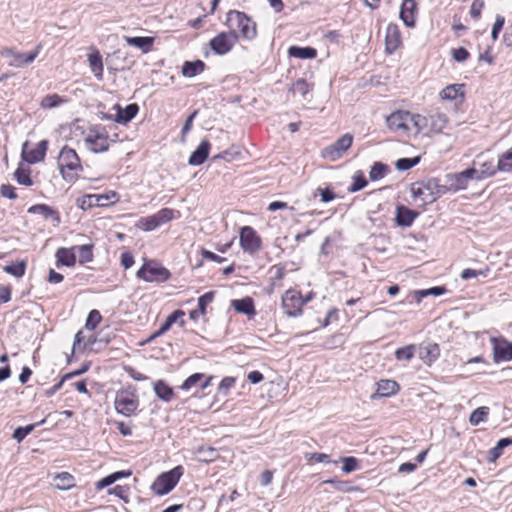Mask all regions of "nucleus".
<instances>
[{"instance_id": "f257e3e1", "label": "nucleus", "mask_w": 512, "mask_h": 512, "mask_svg": "<svg viewBox=\"0 0 512 512\" xmlns=\"http://www.w3.org/2000/svg\"><path fill=\"white\" fill-rule=\"evenodd\" d=\"M58 168L62 178L70 183L75 182L78 178V172L83 170L78 154L68 146H64L59 153Z\"/></svg>"}, {"instance_id": "f03ea898", "label": "nucleus", "mask_w": 512, "mask_h": 512, "mask_svg": "<svg viewBox=\"0 0 512 512\" xmlns=\"http://www.w3.org/2000/svg\"><path fill=\"white\" fill-rule=\"evenodd\" d=\"M225 24L230 30H239L240 37L251 41L257 36V25L246 13L238 10H230L227 13Z\"/></svg>"}, {"instance_id": "7ed1b4c3", "label": "nucleus", "mask_w": 512, "mask_h": 512, "mask_svg": "<svg viewBox=\"0 0 512 512\" xmlns=\"http://www.w3.org/2000/svg\"><path fill=\"white\" fill-rule=\"evenodd\" d=\"M184 473L181 465L160 474L153 482L151 489L157 495H165L169 493L179 482Z\"/></svg>"}, {"instance_id": "20e7f679", "label": "nucleus", "mask_w": 512, "mask_h": 512, "mask_svg": "<svg viewBox=\"0 0 512 512\" xmlns=\"http://www.w3.org/2000/svg\"><path fill=\"white\" fill-rule=\"evenodd\" d=\"M436 178H430L424 181H418L411 185L410 192L415 201H420L422 205L435 202L434 189Z\"/></svg>"}, {"instance_id": "39448f33", "label": "nucleus", "mask_w": 512, "mask_h": 512, "mask_svg": "<svg viewBox=\"0 0 512 512\" xmlns=\"http://www.w3.org/2000/svg\"><path fill=\"white\" fill-rule=\"evenodd\" d=\"M239 34L235 29L228 32H221L210 40V47L217 55H225L232 50L238 42Z\"/></svg>"}, {"instance_id": "423d86ee", "label": "nucleus", "mask_w": 512, "mask_h": 512, "mask_svg": "<svg viewBox=\"0 0 512 512\" xmlns=\"http://www.w3.org/2000/svg\"><path fill=\"white\" fill-rule=\"evenodd\" d=\"M137 277L143 279L146 282H165L171 274L168 269L155 263H145L137 272Z\"/></svg>"}, {"instance_id": "0eeeda50", "label": "nucleus", "mask_w": 512, "mask_h": 512, "mask_svg": "<svg viewBox=\"0 0 512 512\" xmlns=\"http://www.w3.org/2000/svg\"><path fill=\"white\" fill-rule=\"evenodd\" d=\"M353 143V136L349 133L342 135L333 144L325 147L321 151V156L329 161H336L340 159L345 152L351 147Z\"/></svg>"}, {"instance_id": "6e6552de", "label": "nucleus", "mask_w": 512, "mask_h": 512, "mask_svg": "<svg viewBox=\"0 0 512 512\" xmlns=\"http://www.w3.org/2000/svg\"><path fill=\"white\" fill-rule=\"evenodd\" d=\"M114 405L118 413L129 417L137 410L139 402L133 393L121 390L116 394Z\"/></svg>"}, {"instance_id": "1a4fd4ad", "label": "nucleus", "mask_w": 512, "mask_h": 512, "mask_svg": "<svg viewBox=\"0 0 512 512\" xmlns=\"http://www.w3.org/2000/svg\"><path fill=\"white\" fill-rule=\"evenodd\" d=\"M305 302L299 292L288 290L282 297V308L288 317H296L302 313Z\"/></svg>"}, {"instance_id": "9d476101", "label": "nucleus", "mask_w": 512, "mask_h": 512, "mask_svg": "<svg viewBox=\"0 0 512 512\" xmlns=\"http://www.w3.org/2000/svg\"><path fill=\"white\" fill-rule=\"evenodd\" d=\"M261 238L251 226L240 229V246L244 252L254 254L261 248Z\"/></svg>"}, {"instance_id": "9b49d317", "label": "nucleus", "mask_w": 512, "mask_h": 512, "mask_svg": "<svg viewBox=\"0 0 512 512\" xmlns=\"http://www.w3.org/2000/svg\"><path fill=\"white\" fill-rule=\"evenodd\" d=\"M27 148L28 142H25L22 146V159L29 164H36L44 160L48 148V141L41 140L35 148L30 150Z\"/></svg>"}, {"instance_id": "f8f14e48", "label": "nucleus", "mask_w": 512, "mask_h": 512, "mask_svg": "<svg viewBox=\"0 0 512 512\" xmlns=\"http://www.w3.org/2000/svg\"><path fill=\"white\" fill-rule=\"evenodd\" d=\"M410 112L409 111H396L387 117L386 122L388 127L393 131H409L410 130Z\"/></svg>"}, {"instance_id": "ddd939ff", "label": "nucleus", "mask_w": 512, "mask_h": 512, "mask_svg": "<svg viewBox=\"0 0 512 512\" xmlns=\"http://www.w3.org/2000/svg\"><path fill=\"white\" fill-rule=\"evenodd\" d=\"M493 343V358L496 363L512 360V342L494 338Z\"/></svg>"}, {"instance_id": "4468645a", "label": "nucleus", "mask_w": 512, "mask_h": 512, "mask_svg": "<svg viewBox=\"0 0 512 512\" xmlns=\"http://www.w3.org/2000/svg\"><path fill=\"white\" fill-rule=\"evenodd\" d=\"M401 33L397 24L389 23L386 28L385 48L388 54L394 53L401 45Z\"/></svg>"}, {"instance_id": "2eb2a0df", "label": "nucleus", "mask_w": 512, "mask_h": 512, "mask_svg": "<svg viewBox=\"0 0 512 512\" xmlns=\"http://www.w3.org/2000/svg\"><path fill=\"white\" fill-rule=\"evenodd\" d=\"M417 4L415 0H403L399 17L407 27L415 26V12Z\"/></svg>"}, {"instance_id": "dca6fc26", "label": "nucleus", "mask_w": 512, "mask_h": 512, "mask_svg": "<svg viewBox=\"0 0 512 512\" xmlns=\"http://www.w3.org/2000/svg\"><path fill=\"white\" fill-rule=\"evenodd\" d=\"M114 109L117 111L114 120L120 124H127L139 112V106L136 103L128 104L125 108H122L119 104H115Z\"/></svg>"}, {"instance_id": "f3484780", "label": "nucleus", "mask_w": 512, "mask_h": 512, "mask_svg": "<svg viewBox=\"0 0 512 512\" xmlns=\"http://www.w3.org/2000/svg\"><path fill=\"white\" fill-rule=\"evenodd\" d=\"M85 142L89 149L95 153L105 152L109 149L108 135L106 133H96L86 137Z\"/></svg>"}, {"instance_id": "a211bd4d", "label": "nucleus", "mask_w": 512, "mask_h": 512, "mask_svg": "<svg viewBox=\"0 0 512 512\" xmlns=\"http://www.w3.org/2000/svg\"><path fill=\"white\" fill-rule=\"evenodd\" d=\"M418 215V212L409 209L404 205H399L396 207L395 221L400 227H409L412 225Z\"/></svg>"}, {"instance_id": "6ab92c4d", "label": "nucleus", "mask_w": 512, "mask_h": 512, "mask_svg": "<svg viewBox=\"0 0 512 512\" xmlns=\"http://www.w3.org/2000/svg\"><path fill=\"white\" fill-rule=\"evenodd\" d=\"M210 151V143L204 139L200 142L199 146L192 152L189 157L188 163L192 166H199L208 158Z\"/></svg>"}, {"instance_id": "aec40b11", "label": "nucleus", "mask_w": 512, "mask_h": 512, "mask_svg": "<svg viewBox=\"0 0 512 512\" xmlns=\"http://www.w3.org/2000/svg\"><path fill=\"white\" fill-rule=\"evenodd\" d=\"M440 355V347L436 343L421 345L419 348V357L425 364L431 365Z\"/></svg>"}, {"instance_id": "412c9836", "label": "nucleus", "mask_w": 512, "mask_h": 512, "mask_svg": "<svg viewBox=\"0 0 512 512\" xmlns=\"http://www.w3.org/2000/svg\"><path fill=\"white\" fill-rule=\"evenodd\" d=\"M76 247L72 248H58L56 251V259H57V267H60V265L72 267L76 263V254H75Z\"/></svg>"}, {"instance_id": "4be33fe9", "label": "nucleus", "mask_w": 512, "mask_h": 512, "mask_svg": "<svg viewBox=\"0 0 512 512\" xmlns=\"http://www.w3.org/2000/svg\"><path fill=\"white\" fill-rule=\"evenodd\" d=\"M231 306L239 313L247 315L249 318L256 315L254 301L251 297L235 299L231 301Z\"/></svg>"}, {"instance_id": "5701e85b", "label": "nucleus", "mask_w": 512, "mask_h": 512, "mask_svg": "<svg viewBox=\"0 0 512 512\" xmlns=\"http://www.w3.org/2000/svg\"><path fill=\"white\" fill-rule=\"evenodd\" d=\"M29 214H40L44 219H52L57 224L60 223L61 217L57 210L51 208L46 204H36L28 209Z\"/></svg>"}, {"instance_id": "b1692460", "label": "nucleus", "mask_w": 512, "mask_h": 512, "mask_svg": "<svg viewBox=\"0 0 512 512\" xmlns=\"http://www.w3.org/2000/svg\"><path fill=\"white\" fill-rule=\"evenodd\" d=\"M124 40L129 46L140 49L143 53H148L153 46L154 38L150 36H125Z\"/></svg>"}, {"instance_id": "393cba45", "label": "nucleus", "mask_w": 512, "mask_h": 512, "mask_svg": "<svg viewBox=\"0 0 512 512\" xmlns=\"http://www.w3.org/2000/svg\"><path fill=\"white\" fill-rule=\"evenodd\" d=\"M39 50L40 46L27 54L15 51L11 61L9 62V65L13 67H24L25 65L30 64L38 56Z\"/></svg>"}, {"instance_id": "a878e982", "label": "nucleus", "mask_w": 512, "mask_h": 512, "mask_svg": "<svg viewBox=\"0 0 512 512\" xmlns=\"http://www.w3.org/2000/svg\"><path fill=\"white\" fill-rule=\"evenodd\" d=\"M400 389L399 384L390 379H382L377 383L376 395L379 397H389L396 394Z\"/></svg>"}, {"instance_id": "bb28decb", "label": "nucleus", "mask_w": 512, "mask_h": 512, "mask_svg": "<svg viewBox=\"0 0 512 512\" xmlns=\"http://www.w3.org/2000/svg\"><path fill=\"white\" fill-rule=\"evenodd\" d=\"M428 132L441 133L448 123V118L444 113H435L428 117Z\"/></svg>"}, {"instance_id": "cd10ccee", "label": "nucleus", "mask_w": 512, "mask_h": 512, "mask_svg": "<svg viewBox=\"0 0 512 512\" xmlns=\"http://www.w3.org/2000/svg\"><path fill=\"white\" fill-rule=\"evenodd\" d=\"M88 62H89L91 71L93 72V74L97 78V80H102L103 79V61H102V56L99 53V51L96 50L95 52L90 53L88 55Z\"/></svg>"}, {"instance_id": "c85d7f7f", "label": "nucleus", "mask_w": 512, "mask_h": 512, "mask_svg": "<svg viewBox=\"0 0 512 512\" xmlns=\"http://www.w3.org/2000/svg\"><path fill=\"white\" fill-rule=\"evenodd\" d=\"M153 388L156 396L162 401L169 402L174 397L173 389L163 380L156 381Z\"/></svg>"}, {"instance_id": "c756f323", "label": "nucleus", "mask_w": 512, "mask_h": 512, "mask_svg": "<svg viewBox=\"0 0 512 512\" xmlns=\"http://www.w3.org/2000/svg\"><path fill=\"white\" fill-rule=\"evenodd\" d=\"M205 63L202 60L186 61L182 66V74L184 77L192 78L203 72Z\"/></svg>"}, {"instance_id": "7c9ffc66", "label": "nucleus", "mask_w": 512, "mask_h": 512, "mask_svg": "<svg viewBox=\"0 0 512 512\" xmlns=\"http://www.w3.org/2000/svg\"><path fill=\"white\" fill-rule=\"evenodd\" d=\"M288 54L299 59H313L316 57L317 51L312 47L291 46L288 49Z\"/></svg>"}, {"instance_id": "2f4dec72", "label": "nucleus", "mask_w": 512, "mask_h": 512, "mask_svg": "<svg viewBox=\"0 0 512 512\" xmlns=\"http://www.w3.org/2000/svg\"><path fill=\"white\" fill-rule=\"evenodd\" d=\"M446 292L445 287L435 286L428 289L416 290L413 292V300L420 303L421 300L427 296H441Z\"/></svg>"}, {"instance_id": "473e14b6", "label": "nucleus", "mask_w": 512, "mask_h": 512, "mask_svg": "<svg viewBox=\"0 0 512 512\" xmlns=\"http://www.w3.org/2000/svg\"><path fill=\"white\" fill-rule=\"evenodd\" d=\"M312 90V85L309 84L304 78L297 79L289 89L292 94H299L302 98L306 99L309 92Z\"/></svg>"}, {"instance_id": "72a5a7b5", "label": "nucleus", "mask_w": 512, "mask_h": 512, "mask_svg": "<svg viewBox=\"0 0 512 512\" xmlns=\"http://www.w3.org/2000/svg\"><path fill=\"white\" fill-rule=\"evenodd\" d=\"M409 122L410 128L413 127L415 129V133H420L422 131L428 132V117L410 113Z\"/></svg>"}, {"instance_id": "f704fd0d", "label": "nucleus", "mask_w": 512, "mask_h": 512, "mask_svg": "<svg viewBox=\"0 0 512 512\" xmlns=\"http://www.w3.org/2000/svg\"><path fill=\"white\" fill-rule=\"evenodd\" d=\"M45 419L37 422V423H34V424H29L25 427H17L15 430H14V433H13V438L18 442H22L26 436H28L37 426H40L42 424L45 423Z\"/></svg>"}, {"instance_id": "c9c22d12", "label": "nucleus", "mask_w": 512, "mask_h": 512, "mask_svg": "<svg viewBox=\"0 0 512 512\" xmlns=\"http://www.w3.org/2000/svg\"><path fill=\"white\" fill-rule=\"evenodd\" d=\"M389 172V167L382 162H375L369 172V178L372 181H377L385 177Z\"/></svg>"}, {"instance_id": "e433bc0d", "label": "nucleus", "mask_w": 512, "mask_h": 512, "mask_svg": "<svg viewBox=\"0 0 512 512\" xmlns=\"http://www.w3.org/2000/svg\"><path fill=\"white\" fill-rule=\"evenodd\" d=\"M98 199L95 194H86L77 199V206L84 211L93 207H99Z\"/></svg>"}, {"instance_id": "4c0bfd02", "label": "nucleus", "mask_w": 512, "mask_h": 512, "mask_svg": "<svg viewBox=\"0 0 512 512\" xmlns=\"http://www.w3.org/2000/svg\"><path fill=\"white\" fill-rule=\"evenodd\" d=\"M496 167L501 172L512 170V147L499 157Z\"/></svg>"}, {"instance_id": "58836bf2", "label": "nucleus", "mask_w": 512, "mask_h": 512, "mask_svg": "<svg viewBox=\"0 0 512 512\" xmlns=\"http://www.w3.org/2000/svg\"><path fill=\"white\" fill-rule=\"evenodd\" d=\"M55 480L57 481L56 487L60 490H68L75 485L74 477L68 472L58 474Z\"/></svg>"}, {"instance_id": "ea45409f", "label": "nucleus", "mask_w": 512, "mask_h": 512, "mask_svg": "<svg viewBox=\"0 0 512 512\" xmlns=\"http://www.w3.org/2000/svg\"><path fill=\"white\" fill-rule=\"evenodd\" d=\"M93 248H94V245L92 243L76 247V249L79 252L80 264L88 263L93 260V257H94Z\"/></svg>"}, {"instance_id": "a19ab883", "label": "nucleus", "mask_w": 512, "mask_h": 512, "mask_svg": "<svg viewBox=\"0 0 512 512\" xmlns=\"http://www.w3.org/2000/svg\"><path fill=\"white\" fill-rule=\"evenodd\" d=\"M498 171L497 167L493 164V162H484L481 164L480 169L478 170V175L476 176L477 180H483L488 177H492Z\"/></svg>"}, {"instance_id": "79ce46f5", "label": "nucleus", "mask_w": 512, "mask_h": 512, "mask_svg": "<svg viewBox=\"0 0 512 512\" xmlns=\"http://www.w3.org/2000/svg\"><path fill=\"white\" fill-rule=\"evenodd\" d=\"M14 178L20 185H24V186H32L33 185V180L30 177V170L24 169L21 166H19L16 169V171L14 172Z\"/></svg>"}, {"instance_id": "37998d69", "label": "nucleus", "mask_w": 512, "mask_h": 512, "mask_svg": "<svg viewBox=\"0 0 512 512\" xmlns=\"http://www.w3.org/2000/svg\"><path fill=\"white\" fill-rule=\"evenodd\" d=\"M489 414V408L486 406L478 407L475 409L469 418V421L472 425H479L481 422L485 421Z\"/></svg>"}, {"instance_id": "c03bdc74", "label": "nucleus", "mask_w": 512, "mask_h": 512, "mask_svg": "<svg viewBox=\"0 0 512 512\" xmlns=\"http://www.w3.org/2000/svg\"><path fill=\"white\" fill-rule=\"evenodd\" d=\"M63 102H65V100L58 94H48L41 100V107L51 109L58 107Z\"/></svg>"}, {"instance_id": "a18cd8bd", "label": "nucleus", "mask_w": 512, "mask_h": 512, "mask_svg": "<svg viewBox=\"0 0 512 512\" xmlns=\"http://www.w3.org/2000/svg\"><path fill=\"white\" fill-rule=\"evenodd\" d=\"M137 227L144 231H152L158 228L159 224L157 223V220L153 214L147 217L140 218L137 223Z\"/></svg>"}, {"instance_id": "49530a36", "label": "nucleus", "mask_w": 512, "mask_h": 512, "mask_svg": "<svg viewBox=\"0 0 512 512\" xmlns=\"http://www.w3.org/2000/svg\"><path fill=\"white\" fill-rule=\"evenodd\" d=\"M368 182L366 180V178L364 177L362 171H357L354 175H353V183L352 185L348 188V191L349 192H357L363 188H365L367 186Z\"/></svg>"}, {"instance_id": "de8ad7c7", "label": "nucleus", "mask_w": 512, "mask_h": 512, "mask_svg": "<svg viewBox=\"0 0 512 512\" xmlns=\"http://www.w3.org/2000/svg\"><path fill=\"white\" fill-rule=\"evenodd\" d=\"M463 86L457 84L448 85L440 92V97L445 100H455Z\"/></svg>"}, {"instance_id": "09e8293b", "label": "nucleus", "mask_w": 512, "mask_h": 512, "mask_svg": "<svg viewBox=\"0 0 512 512\" xmlns=\"http://www.w3.org/2000/svg\"><path fill=\"white\" fill-rule=\"evenodd\" d=\"M25 270L26 264L23 261L18 263H12L4 267V271L6 273L11 274L17 278H21L25 274Z\"/></svg>"}, {"instance_id": "8fccbe9b", "label": "nucleus", "mask_w": 512, "mask_h": 512, "mask_svg": "<svg viewBox=\"0 0 512 512\" xmlns=\"http://www.w3.org/2000/svg\"><path fill=\"white\" fill-rule=\"evenodd\" d=\"M420 162V157L416 156L413 158H400L396 161L395 167L400 171H407L412 167L416 166Z\"/></svg>"}, {"instance_id": "3c124183", "label": "nucleus", "mask_w": 512, "mask_h": 512, "mask_svg": "<svg viewBox=\"0 0 512 512\" xmlns=\"http://www.w3.org/2000/svg\"><path fill=\"white\" fill-rule=\"evenodd\" d=\"M450 189L453 192H456L458 190H463L467 188V181L463 177V175L460 173L450 175Z\"/></svg>"}, {"instance_id": "603ef678", "label": "nucleus", "mask_w": 512, "mask_h": 512, "mask_svg": "<svg viewBox=\"0 0 512 512\" xmlns=\"http://www.w3.org/2000/svg\"><path fill=\"white\" fill-rule=\"evenodd\" d=\"M101 320H102V316H101L100 312L96 309H93L89 312V314L87 316L85 328L88 330H94L98 326V324L101 322Z\"/></svg>"}, {"instance_id": "864d4df0", "label": "nucleus", "mask_w": 512, "mask_h": 512, "mask_svg": "<svg viewBox=\"0 0 512 512\" xmlns=\"http://www.w3.org/2000/svg\"><path fill=\"white\" fill-rule=\"evenodd\" d=\"M175 211L170 208H162L154 214L159 226L171 221L174 218Z\"/></svg>"}, {"instance_id": "5fc2aeb1", "label": "nucleus", "mask_w": 512, "mask_h": 512, "mask_svg": "<svg viewBox=\"0 0 512 512\" xmlns=\"http://www.w3.org/2000/svg\"><path fill=\"white\" fill-rule=\"evenodd\" d=\"M214 296H215V292L209 291L198 298V310L201 315L206 314V307L208 304H210L213 301Z\"/></svg>"}, {"instance_id": "6e6d98bb", "label": "nucleus", "mask_w": 512, "mask_h": 512, "mask_svg": "<svg viewBox=\"0 0 512 512\" xmlns=\"http://www.w3.org/2000/svg\"><path fill=\"white\" fill-rule=\"evenodd\" d=\"M414 345H408L402 348H399L395 352V357L397 360H406L410 361L414 357Z\"/></svg>"}, {"instance_id": "4d7b16f0", "label": "nucleus", "mask_w": 512, "mask_h": 512, "mask_svg": "<svg viewBox=\"0 0 512 512\" xmlns=\"http://www.w3.org/2000/svg\"><path fill=\"white\" fill-rule=\"evenodd\" d=\"M341 461L343 462L342 471L344 473H351L358 467V460L355 457H342Z\"/></svg>"}, {"instance_id": "13d9d810", "label": "nucleus", "mask_w": 512, "mask_h": 512, "mask_svg": "<svg viewBox=\"0 0 512 512\" xmlns=\"http://www.w3.org/2000/svg\"><path fill=\"white\" fill-rule=\"evenodd\" d=\"M204 378V374L202 373H194L190 375L180 386L183 390H189L193 386H195L199 381H201Z\"/></svg>"}, {"instance_id": "bf43d9fd", "label": "nucleus", "mask_w": 512, "mask_h": 512, "mask_svg": "<svg viewBox=\"0 0 512 512\" xmlns=\"http://www.w3.org/2000/svg\"><path fill=\"white\" fill-rule=\"evenodd\" d=\"M504 24H505L504 16L499 15V14L496 15V19H495V22L493 24L492 31H491V37L494 41L498 39L499 33L503 29Z\"/></svg>"}, {"instance_id": "052dcab7", "label": "nucleus", "mask_w": 512, "mask_h": 512, "mask_svg": "<svg viewBox=\"0 0 512 512\" xmlns=\"http://www.w3.org/2000/svg\"><path fill=\"white\" fill-rule=\"evenodd\" d=\"M0 195L10 200H15L18 197L15 192V188L10 184H2L0 186Z\"/></svg>"}, {"instance_id": "680f3d73", "label": "nucleus", "mask_w": 512, "mask_h": 512, "mask_svg": "<svg viewBox=\"0 0 512 512\" xmlns=\"http://www.w3.org/2000/svg\"><path fill=\"white\" fill-rule=\"evenodd\" d=\"M451 54L456 62H464L469 58L470 55L468 50L464 47L452 49Z\"/></svg>"}, {"instance_id": "e2e57ef3", "label": "nucleus", "mask_w": 512, "mask_h": 512, "mask_svg": "<svg viewBox=\"0 0 512 512\" xmlns=\"http://www.w3.org/2000/svg\"><path fill=\"white\" fill-rule=\"evenodd\" d=\"M306 459L308 461H316L319 463H331L330 456L325 453H308L306 454Z\"/></svg>"}, {"instance_id": "0e129e2a", "label": "nucleus", "mask_w": 512, "mask_h": 512, "mask_svg": "<svg viewBox=\"0 0 512 512\" xmlns=\"http://www.w3.org/2000/svg\"><path fill=\"white\" fill-rule=\"evenodd\" d=\"M185 315L184 311L182 310H175L173 311L165 320L164 324L167 326V328H171V326L178 321L179 318L183 317Z\"/></svg>"}, {"instance_id": "69168bd1", "label": "nucleus", "mask_w": 512, "mask_h": 512, "mask_svg": "<svg viewBox=\"0 0 512 512\" xmlns=\"http://www.w3.org/2000/svg\"><path fill=\"white\" fill-rule=\"evenodd\" d=\"M108 492H109V494L115 495V496L125 500V502H128V500L126 499L127 498V492H128V488L127 487L117 485V486L113 487L112 489H110Z\"/></svg>"}, {"instance_id": "338daca9", "label": "nucleus", "mask_w": 512, "mask_h": 512, "mask_svg": "<svg viewBox=\"0 0 512 512\" xmlns=\"http://www.w3.org/2000/svg\"><path fill=\"white\" fill-rule=\"evenodd\" d=\"M316 192H319V194L321 196V201L323 203H328L336 197L335 193L329 188H325V189L318 188L316 190Z\"/></svg>"}, {"instance_id": "774afa93", "label": "nucleus", "mask_w": 512, "mask_h": 512, "mask_svg": "<svg viewBox=\"0 0 512 512\" xmlns=\"http://www.w3.org/2000/svg\"><path fill=\"white\" fill-rule=\"evenodd\" d=\"M503 42L507 47H512V22L508 25L503 34Z\"/></svg>"}]
</instances>
